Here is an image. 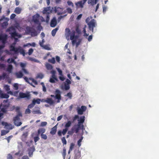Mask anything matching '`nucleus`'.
<instances>
[{
  "mask_svg": "<svg viewBox=\"0 0 159 159\" xmlns=\"http://www.w3.org/2000/svg\"><path fill=\"white\" fill-rule=\"evenodd\" d=\"M18 91H15L13 93V95L16 97H18V99L25 98L26 100H29L31 98V95L29 92L26 93H24L20 92L19 93V96L18 95Z\"/></svg>",
  "mask_w": 159,
  "mask_h": 159,
  "instance_id": "1",
  "label": "nucleus"
},
{
  "mask_svg": "<svg viewBox=\"0 0 159 159\" xmlns=\"http://www.w3.org/2000/svg\"><path fill=\"white\" fill-rule=\"evenodd\" d=\"M89 19L88 18L86 20V23H88L89 30H91L92 32H93V28L97 26V23L96 20L94 19H92L89 22Z\"/></svg>",
  "mask_w": 159,
  "mask_h": 159,
  "instance_id": "2",
  "label": "nucleus"
},
{
  "mask_svg": "<svg viewBox=\"0 0 159 159\" xmlns=\"http://www.w3.org/2000/svg\"><path fill=\"white\" fill-rule=\"evenodd\" d=\"M7 39V35L5 34H0V41H1L3 45H0V50L4 47V44L6 43Z\"/></svg>",
  "mask_w": 159,
  "mask_h": 159,
  "instance_id": "3",
  "label": "nucleus"
},
{
  "mask_svg": "<svg viewBox=\"0 0 159 159\" xmlns=\"http://www.w3.org/2000/svg\"><path fill=\"white\" fill-rule=\"evenodd\" d=\"M50 73L52 74V75L50 78L49 80V82L52 83H55V81H58V80L57 79L56 75V71L55 70H52L51 72Z\"/></svg>",
  "mask_w": 159,
  "mask_h": 159,
  "instance_id": "4",
  "label": "nucleus"
},
{
  "mask_svg": "<svg viewBox=\"0 0 159 159\" xmlns=\"http://www.w3.org/2000/svg\"><path fill=\"white\" fill-rule=\"evenodd\" d=\"M54 94H55V99H57V102H59L61 99V91L59 89H56Z\"/></svg>",
  "mask_w": 159,
  "mask_h": 159,
  "instance_id": "5",
  "label": "nucleus"
},
{
  "mask_svg": "<svg viewBox=\"0 0 159 159\" xmlns=\"http://www.w3.org/2000/svg\"><path fill=\"white\" fill-rule=\"evenodd\" d=\"M39 15L38 14H37L33 16L32 20L35 24H40L39 20Z\"/></svg>",
  "mask_w": 159,
  "mask_h": 159,
  "instance_id": "6",
  "label": "nucleus"
},
{
  "mask_svg": "<svg viewBox=\"0 0 159 159\" xmlns=\"http://www.w3.org/2000/svg\"><path fill=\"white\" fill-rule=\"evenodd\" d=\"M20 66L22 67V70L23 71L24 73L26 75L29 74V72L25 68L26 66V64L23 63L21 62L20 64Z\"/></svg>",
  "mask_w": 159,
  "mask_h": 159,
  "instance_id": "7",
  "label": "nucleus"
},
{
  "mask_svg": "<svg viewBox=\"0 0 159 159\" xmlns=\"http://www.w3.org/2000/svg\"><path fill=\"white\" fill-rule=\"evenodd\" d=\"M54 10L58 15H62L63 14V9L61 8L55 7Z\"/></svg>",
  "mask_w": 159,
  "mask_h": 159,
  "instance_id": "8",
  "label": "nucleus"
},
{
  "mask_svg": "<svg viewBox=\"0 0 159 159\" xmlns=\"http://www.w3.org/2000/svg\"><path fill=\"white\" fill-rule=\"evenodd\" d=\"M15 75L17 78H21L23 77V74L21 70L15 73Z\"/></svg>",
  "mask_w": 159,
  "mask_h": 159,
  "instance_id": "9",
  "label": "nucleus"
},
{
  "mask_svg": "<svg viewBox=\"0 0 159 159\" xmlns=\"http://www.w3.org/2000/svg\"><path fill=\"white\" fill-rule=\"evenodd\" d=\"M57 24V21L55 17H53L51 20L50 23V26L51 27H55Z\"/></svg>",
  "mask_w": 159,
  "mask_h": 159,
  "instance_id": "10",
  "label": "nucleus"
},
{
  "mask_svg": "<svg viewBox=\"0 0 159 159\" xmlns=\"http://www.w3.org/2000/svg\"><path fill=\"white\" fill-rule=\"evenodd\" d=\"M85 117L84 116H81L80 117V119L78 120V124L77 125V126L79 127H80L81 124H83L84 121Z\"/></svg>",
  "mask_w": 159,
  "mask_h": 159,
  "instance_id": "11",
  "label": "nucleus"
},
{
  "mask_svg": "<svg viewBox=\"0 0 159 159\" xmlns=\"http://www.w3.org/2000/svg\"><path fill=\"white\" fill-rule=\"evenodd\" d=\"M20 119H16L15 118H13V121L14 124L15 125L18 126H20L22 122H21L19 121Z\"/></svg>",
  "mask_w": 159,
  "mask_h": 159,
  "instance_id": "12",
  "label": "nucleus"
},
{
  "mask_svg": "<svg viewBox=\"0 0 159 159\" xmlns=\"http://www.w3.org/2000/svg\"><path fill=\"white\" fill-rule=\"evenodd\" d=\"M9 34L11 35L12 38H15L16 37H17L19 38L21 37V35L18 34V33L16 32V31L14 32H9Z\"/></svg>",
  "mask_w": 159,
  "mask_h": 159,
  "instance_id": "13",
  "label": "nucleus"
},
{
  "mask_svg": "<svg viewBox=\"0 0 159 159\" xmlns=\"http://www.w3.org/2000/svg\"><path fill=\"white\" fill-rule=\"evenodd\" d=\"M39 135L37 133H34L32 134V136L34 137V135H36V136L34 137V142L35 143H36L37 141H39L40 139L39 137Z\"/></svg>",
  "mask_w": 159,
  "mask_h": 159,
  "instance_id": "14",
  "label": "nucleus"
},
{
  "mask_svg": "<svg viewBox=\"0 0 159 159\" xmlns=\"http://www.w3.org/2000/svg\"><path fill=\"white\" fill-rule=\"evenodd\" d=\"M80 127L77 126V125H75L71 128V130L74 133L75 132L76 133H77L79 132Z\"/></svg>",
  "mask_w": 159,
  "mask_h": 159,
  "instance_id": "15",
  "label": "nucleus"
},
{
  "mask_svg": "<svg viewBox=\"0 0 159 159\" xmlns=\"http://www.w3.org/2000/svg\"><path fill=\"white\" fill-rule=\"evenodd\" d=\"M57 131V125H56L51 129L50 133L51 134L54 135L56 134Z\"/></svg>",
  "mask_w": 159,
  "mask_h": 159,
  "instance_id": "16",
  "label": "nucleus"
},
{
  "mask_svg": "<svg viewBox=\"0 0 159 159\" xmlns=\"http://www.w3.org/2000/svg\"><path fill=\"white\" fill-rule=\"evenodd\" d=\"M0 97L2 98H8L9 96L8 94L2 93V91L0 90Z\"/></svg>",
  "mask_w": 159,
  "mask_h": 159,
  "instance_id": "17",
  "label": "nucleus"
},
{
  "mask_svg": "<svg viewBox=\"0 0 159 159\" xmlns=\"http://www.w3.org/2000/svg\"><path fill=\"white\" fill-rule=\"evenodd\" d=\"M28 135V133L27 132H25L23 133L21 136V139L23 141H25L26 138Z\"/></svg>",
  "mask_w": 159,
  "mask_h": 159,
  "instance_id": "18",
  "label": "nucleus"
},
{
  "mask_svg": "<svg viewBox=\"0 0 159 159\" xmlns=\"http://www.w3.org/2000/svg\"><path fill=\"white\" fill-rule=\"evenodd\" d=\"M46 129L44 128H39L38 130V135L41 134H43L45 132Z\"/></svg>",
  "mask_w": 159,
  "mask_h": 159,
  "instance_id": "19",
  "label": "nucleus"
},
{
  "mask_svg": "<svg viewBox=\"0 0 159 159\" xmlns=\"http://www.w3.org/2000/svg\"><path fill=\"white\" fill-rule=\"evenodd\" d=\"M45 67L46 69L48 70H52L53 69V66L52 65L50 64L46 63L45 64Z\"/></svg>",
  "mask_w": 159,
  "mask_h": 159,
  "instance_id": "20",
  "label": "nucleus"
},
{
  "mask_svg": "<svg viewBox=\"0 0 159 159\" xmlns=\"http://www.w3.org/2000/svg\"><path fill=\"white\" fill-rule=\"evenodd\" d=\"M84 3H83L82 1H80L76 3V5L78 7L83 8L84 6Z\"/></svg>",
  "mask_w": 159,
  "mask_h": 159,
  "instance_id": "21",
  "label": "nucleus"
},
{
  "mask_svg": "<svg viewBox=\"0 0 159 159\" xmlns=\"http://www.w3.org/2000/svg\"><path fill=\"white\" fill-rule=\"evenodd\" d=\"M16 31V30L15 28L13 26H11L7 29L6 30L7 32H14Z\"/></svg>",
  "mask_w": 159,
  "mask_h": 159,
  "instance_id": "22",
  "label": "nucleus"
},
{
  "mask_svg": "<svg viewBox=\"0 0 159 159\" xmlns=\"http://www.w3.org/2000/svg\"><path fill=\"white\" fill-rule=\"evenodd\" d=\"M41 101V99L39 98H37L36 99H34L33 101L32 102L35 105L36 103H37L38 104H39L40 103V102Z\"/></svg>",
  "mask_w": 159,
  "mask_h": 159,
  "instance_id": "23",
  "label": "nucleus"
},
{
  "mask_svg": "<svg viewBox=\"0 0 159 159\" xmlns=\"http://www.w3.org/2000/svg\"><path fill=\"white\" fill-rule=\"evenodd\" d=\"M21 11V9L19 7H16L15 10V12L17 14H19L20 13Z\"/></svg>",
  "mask_w": 159,
  "mask_h": 159,
  "instance_id": "24",
  "label": "nucleus"
},
{
  "mask_svg": "<svg viewBox=\"0 0 159 159\" xmlns=\"http://www.w3.org/2000/svg\"><path fill=\"white\" fill-rule=\"evenodd\" d=\"M45 102L50 104H52L53 103V101L51 98H47V99L45 100Z\"/></svg>",
  "mask_w": 159,
  "mask_h": 159,
  "instance_id": "25",
  "label": "nucleus"
},
{
  "mask_svg": "<svg viewBox=\"0 0 159 159\" xmlns=\"http://www.w3.org/2000/svg\"><path fill=\"white\" fill-rule=\"evenodd\" d=\"M71 124L72 122L70 121H68L65 124V128L68 129V128L71 126Z\"/></svg>",
  "mask_w": 159,
  "mask_h": 159,
  "instance_id": "26",
  "label": "nucleus"
},
{
  "mask_svg": "<svg viewBox=\"0 0 159 159\" xmlns=\"http://www.w3.org/2000/svg\"><path fill=\"white\" fill-rule=\"evenodd\" d=\"M19 52H20V54H22L24 56L25 55V52L24 50L20 47Z\"/></svg>",
  "mask_w": 159,
  "mask_h": 159,
  "instance_id": "27",
  "label": "nucleus"
},
{
  "mask_svg": "<svg viewBox=\"0 0 159 159\" xmlns=\"http://www.w3.org/2000/svg\"><path fill=\"white\" fill-rule=\"evenodd\" d=\"M75 31L78 34H80L81 33V30L79 28V26L78 25H76L75 28Z\"/></svg>",
  "mask_w": 159,
  "mask_h": 159,
  "instance_id": "28",
  "label": "nucleus"
},
{
  "mask_svg": "<svg viewBox=\"0 0 159 159\" xmlns=\"http://www.w3.org/2000/svg\"><path fill=\"white\" fill-rule=\"evenodd\" d=\"M13 69V66L11 65H8L7 69V71L9 73H11Z\"/></svg>",
  "mask_w": 159,
  "mask_h": 159,
  "instance_id": "29",
  "label": "nucleus"
},
{
  "mask_svg": "<svg viewBox=\"0 0 159 159\" xmlns=\"http://www.w3.org/2000/svg\"><path fill=\"white\" fill-rule=\"evenodd\" d=\"M58 30V28H56L55 29L53 30L51 32V34L52 36H54L55 35V34L57 32V31Z\"/></svg>",
  "mask_w": 159,
  "mask_h": 159,
  "instance_id": "30",
  "label": "nucleus"
},
{
  "mask_svg": "<svg viewBox=\"0 0 159 159\" xmlns=\"http://www.w3.org/2000/svg\"><path fill=\"white\" fill-rule=\"evenodd\" d=\"M38 109L37 110H33L32 112L34 114H41V112L39 109V108L38 107Z\"/></svg>",
  "mask_w": 159,
  "mask_h": 159,
  "instance_id": "31",
  "label": "nucleus"
},
{
  "mask_svg": "<svg viewBox=\"0 0 159 159\" xmlns=\"http://www.w3.org/2000/svg\"><path fill=\"white\" fill-rule=\"evenodd\" d=\"M86 25H85L84 26V27L83 28V33H84V37H86V38H87V36H88L89 35V34H87L86 33Z\"/></svg>",
  "mask_w": 159,
  "mask_h": 159,
  "instance_id": "32",
  "label": "nucleus"
},
{
  "mask_svg": "<svg viewBox=\"0 0 159 159\" xmlns=\"http://www.w3.org/2000/svg\"><path fill=\"white\" fill-rule=\"evenodd\" d=\"M9 132V131L6 130H2L1 131V135L3 136L6 135V134L8 133Z\"/></svg>",
  "mask_w": 159,
  "mask_h": 159,
  "instance_id": "33",
  "label": "nucleus"
},
{
  "mask_svg": "<svg viewBox=\"0 0 159 159\" xmlns=\"http://www.w3.org/2000/svg\"><path fill=\"white\" fill-rule=\"evenodd\" d=\"M18 112L17 114L14 118H15L16 119H20V118H19V117H20V116L22 117V114L20 112V111L18 112Z\"/></svg>",
  "mask_w": 159,
  "mask_h": 159,
  "instance_id": "34",
  "label": "nucleus"
},
{
  "mask_svg": "<svg viewBox=\"0 0 159 159\" xmlns=\"http://www.w3.org/2000/svg\"><path fill=\"white\" fill-rule=\"evenodd\" d=\"M28 45H30V46H32L33 47H35L36 46V44L35 43H28L26 44H25L24 45V47H25L26 46H28Z\"/></svg>",
  "mask_w": 159,
  "mask_h": 159,
  "instance_id": "35",
  "label": "nucleus"
},
{
  "mask_svg": "<svg viewBox=\"0 0 159 159\" xmlns=\"http://www.w3.org/2000/svg\"><path fill=\"white\" fill-rule=\"evenodd\" d=\"M75 31H73L72 34L70 35V39L71 40H73L75 39Z\"/></svg>",
  "mask_w": 159,
  "mask_h": 159,
  "instance_id": "36",
  "label": "nucleus"
},
{
  "mask_svg": "<svg viewBox=\"0 0 159 159\" xmlns=\"http://www.w3.org/2000/svg\"><path fill=\"white\" fill-rule=\"evenodd\" d=\"M48 61L53 64H55L56 62L55 59L54 57H53L51 59H49L48 60Z\"/></svg>",
  "mask_w": 159,
  "mask_h": 159,
  "instance_id": "37",
  "label": "nucleus"
},
{
  "mask_svg": "<svg viewBox=\"0 0 159 159\" xmlns=\"http://www.w3.org/2000/svg\"><path fill=\"white\" fill-rule=\"evenodd\" d=\"M7 62L9 63H16V62L15 61V60L14 59L11 58V59L10 58H9L7 60Z\"/></svg>",
  "mask_w": 159,
  "mask_h": 159,
  "instance_id": "38",
  "label": "nucleus"
},
{
  "mask_svg": "<svg viewBox=\"0 0 159 159\" xmlns=\"http://www.w3.org/2000/svg\"><path fill=\"white\" fill-rule=\"evenodd\" d=\"M61 140L62 142L63 143V145L66 144L67 142L65 137H63L61 138Z\"/></svg>",
  "mask_w": 159,
  "mask_h": 159,
  "instance_id": "39",
  "label": "nucleus"
},
{
  "mask_svg": "<svg viewBox=\"0 0 159 159\" xmlns=\"http://www.w3.org/2000/svg\"><path fill=\"white\" fill-rule=\"evenodd\" d=\"M4 88L7 91H8L10 90V86L8 85H5Z\"/></svg>",
  "mask_w": 159,
  "mask_h": 159,
  "instance_id": "40",
  "label": "nucleus"
},
{
  "mask_svg": "<svg viewBox=\"0 0 159 159\" xmlns=\"http://www.w3.org/2000/svg\"><path fill=\"white\" fill-rule=\"evenodd\" d=\"M41 137L42 139L44 140H46L47 139V137L46 134H41Z\"/></svg>",
  "mask_w": 159,
  "mask_h": 159,
  "instance_id": "41",
  "label": "nucleus"
},
{
  "mask_svg": "<svg viewBox=\"0 0 159 159\" xmlns=\"http://www.w3.org/2000/svg\"><path fill=\"white\" fill-rule=\"evenodd\" d=\"M44 77V75L42 73H39L38 74L37 76V78H39L40 79H42Z\"/></svg>",
  "mask_w": 159,
  "mask_h": 159,
  "instance_id": "42",
  "label": "nucleus"
},
{
  "mask_svg": "<svg viewBox=\"0 0 159 159\" xmlns=\"http://www.w3.org/2000/svg\"><path fill=\"white\" fill-rule=\"evenodd\" d=\"M74 145L73 143H71L70 146V149L68 151V153H69L70 151L73 149Z\"/></svg>",
  "mask_w": 159,
  "mask_h": 159,
  "instance_id": "43",
  "label": "nucleus"
},
{
  "mask_svg": "<svg viewBox=\"0 0 159 159\" xmlns=\"http://www.w3.org/2000/svg\"><path fill=\"white\" fill-rule=\"evenodd\" d=\"M83 139V137H81L80 139H79V140L78 141L77 144L78 146L80 147V146L81 145V142H82V140Z\"/></svg>",
  "mask_w": 159,
  "mask_h": 159,
  "instance_id": "44",
  "label": "nucleus"
},
{
  "mask_svg": "<svg viewBox=\"0 0 159 159\" xmlns=\"http://www.w3.org/2000/svg\"><path fill=\"white\" fill-rule=\"evenodd\" d=\"M42 47L44 49L48 50H50V48L48 45H43Z\"/></svg>",
  "mask_w": 159,
  "mask_h": 159,
  "instance_id": "45",
  "label": "nucleus"
},
{
  "mask_svg": "<svg viewBox=\"0 0 159 159\" xmlns=\"http://www.w3.org/2000/svg\"><path fill=\"white\" fill-rule=\"evenodd\" d=\"M57 69L59 72V75L60 76H63V73L62 70L59 68H57Z\"/></svg>",
  "mask_w": 159,
  "mask_h": 159,
  "instance_id": "46",
  "label": "nucleus"
},
{
  "mask_svg": "<svg viewBox=\"0 0 159 159\" xmlns=\"http://www.w3.org/2000/svg\"><path fill=\"white\" fill-rule=\"evenodd\" d=\"M78 113L79 114L82 115L83 113V111L81 109V108L78 109L77 110Z\"/></svg>",
  "mask_w": 159,
  "mask_h": 159,
  "instance_id": "47",
  "label": "nucleus"
},
{
  "mask_svg": "<svg viewBox=\"0 0 159 159\" xmlns=\"http://www.w3.org/2000/svg\"><path fill=\"white\" fill-rule=\"evenodd\" d=\"M67 3L69 6H71L72 7H74V5L73 2L70 1H68L67 2Z\"/></svg>",
  "mask_w": 159,
  "mask_h": 159,
  "instance_id": "48",
  "label": "nucleus"
},
{
  "mask_svg": "<svg viewBox=\"0 0 159 159\" xmlns=\"http://www.w3.org/2000/svg\"><path fill=\"white\" fill-rule=\"evenodd\" d=\"M33 51H34V50L32 48H31L30 49H29L28 52V55H31L32 54L33 52Z\"/></svg>",
  "mask_w": 159,
  "mask_h": 159,
  "instance_id": "49",
  "label": "nucleus"
},
{
  "mask_svg": "<svg viewBox=\"0 0 159 159\" xmlns=\"http://www.w3.org/2000/svg\"><path fill=\"white\" fill-rule=\"evenodd\" d=\"M68 129L65 128V129H64L62 131V133L63 135H65L67 132L68 131Z\"/></svg>",
  "mask_w": 159,
  "mask_h": 159,
  "instance_id": "50",
  "label": "nucleus"
},
{
  "mask_svg": "<svg viewBox=\"0 0 159 159\" xmlns=\"http://www.w3.org/2000/svg\"><path fill=\"white\" fill-rule=\"evenodd\" d=\"M13 87L15 88V89L17 90L18 89V84L17 83H15L13 84Z\"/></svg>",
  "mask_w": 159,
  "mask_h": 159,
  "instance_id": "51",
  "label": "nucleus"
},
{
  "mask_svg": "<svg viewBox=\"0 0 159 159\" xmlns=\"http://www.w3.org/2000/svg\"><path fill=\"white\" fill-rule=\"evenodd\" d=\"M44 42V41L43 39L41 41H39V44L41 47H42L43 45V44Z\"/></svg>",
  "mask_w": 159,
  "mask_h": 159,
  "instance_id": "52",
  "label": "nucleus"
},
{
  "mask_svg": "<svg viewBox=\"0 0 159 159\" xmlns=\"http://www.w3.org/2000/svg\"><path fill=\"white\" fill-rule=\"evenodd\" d=\"M34 104H33V102H32V103L29 105L28 106V108H32L34 106Z\"/></svg>",
  "mask_w": 159,
  "mask_h": 159,
  "instance_id": "53",
  "label": "nucleus"
},
{
  "mask_svg": "<svg viewBox=\"0 0 159 159\" xmlns=\"http://www.w3.org/2000/svg\"><path fill=\"white\" fill-rule=\"evenodd\" d=\"M66 10L67 12L69 14H71L72 12V9L70 8H67Z\"/></svg>",
  "mask_w": 159,
  "mask_h": 159,
  "instance_id": "54",
  "label": "nucleus"
},
{
  "mask_svg": "<svg viewBox=\"0 0 159 159\" xmlns=\"http://www.w3.org/2000/svg\"><path fill=\"white\" fill-rule=\"evenodd\" d=\"M20 47H18L17 48H15V49L13 52H14L16 53H17L19 52Z\"/></svg>",
  "mask_w": 159,
  "mask_h": 159,
  "instance_id": "55",
  "label": "nucleus"
},
{
  "mask_svg": "<svg viewBox=\"0 0 159 159\" xmlns=\"http://www.w3.org/2000/svg\"><path fill=\"white\" fill-rule=\"evenodd\" d=\"M65 89L66 90H68L70 89V86L68 84H65L64 85Z\"/></svg>",
  "mask_w": 159,
  "mask_h": 159,
  "instance_id": "56",
  "label": "nucleus"
},
{
  "mask_svg": "<svg viewBox=\"0 0 159 159\" xmlns=\"http://www.w3.org/2000/svg\"><path fill=\"white\" fill-rule=\"evenodd\" d=\"M1 111L3 112V113H6L7 111V109L6 108H5L2 107L1 109Z\"/></svg>",
  "mask_w": 159,
  "mask_h": 159,
  "instance_id": "57",
  "label": "nucleus"
},
{
  "mask_svg": "<svg viewBox=\"0 0 159 159\" xmlns=\"http://www.w3.org/2000/svg\"><path fill=\"white\" fill-rule=\"evenodd\" d=\"M47 124V122L45 121L42 122L41 123V126H46Z\"/></svg>",
  "mask_w": 159,
  "mask_h": 159,
  "instance_id": "58",
  "label": "nucleus"
},
{
  "mask_svg": "<svg viewBox=\"0 0 159 159\" xmlns=\"http://www.w3.org/2000/svg\"><path fill=\"white\" fill-rule=\"evenodd\" d=\"M25 112V114H30L31 113V111L29 108H28L26 109Z\"/></svg>",
  "mask_w": 159,
  "mask_h": 159,
  "instance_id": "59",
  "label": "nucleus"
},
{
  "mask_svg": "<svg viewBox=\"0 0 159 159\" xmlns=\"http://www.w3.org/2000/svg\"><path fill=\"white\" fill-rule=\"evenodd\" d=\"M9 103H8L6 104H3L2 105V107L5 108H6V109H7V108L9 107Z\"/></svg>",
  "mask_w": 159,
  "mask_h": 159,
  "instance_id": "60",
  "label": "nucleus"
},
{
  "mask_svg": "<svg viewBox=\"0 0 159 159\" xmlns=\"http://www.w3.org/2000/svg\"><path fill=\"white\" fill-rule=\"evenodd\" d=\"M8 25V24L7 22H4L2 23V26L3 27H6Z\"/></svg>",
  "mask_w": 159,
  "mask_h": 159,
  "instance_id": "61",
  "label": "nucleus"
},
{
  "mask_svg": "<svg viewBox=\"0 0 159 159\" xmlns=\"http://www.w3.org/2000/svg\"><path fill=\"white\" fill-rule=\"evenodd\" d=\"M66 96L68 97L70 99H71L72 95L71 93H68Z\"/></svg>",
  "mask_w": 159,
  "mask_h": 159,
  "instance_id": "62",
  "label": "nucleus"
},
{
  "mask_svg": "<svg viewBox=\"0 0 159 159\" xmlns=\"http://www.w3.org/2000/svg\"><path fill=\"white\" fill-rule=\"evenodd\" d=\"M81 108L84 112L86 110L87 107L85 106H82L81 107Z\"/></svg>",
  "mask_w": 159,
  "mask_h": 159,
  "instance_id": "63",
  "label": "nucleus"
},
{
  "mask_svg": "<svg viewBox=\"0 0 159 159\" xmlns=\"http://www.w3.org/2000/svg\"><path fill=\"white\" fill-rule=\"evenodd\" d=\"M16 15L15 14H12L10 16V18L11 19H13L15 17Z\"/></svg>",
  "mask_w": 159,
  "mask_h": 159,
  "instance_id": "64",
  "label": "nucleus"
}]
</instances>
